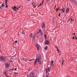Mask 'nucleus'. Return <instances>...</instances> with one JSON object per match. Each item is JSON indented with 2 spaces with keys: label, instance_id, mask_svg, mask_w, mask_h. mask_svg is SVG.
<instances>
[{
  "label": "nucleus",
  "instance_id": "12",
  "mask_svg": "<svg viewBox=\"0 0 77 77\" xmlns=\"http://www.w3.org/2000/svg\"><path fill=\"white\" fill-rule=\"evenodd\" d=\"M40 35L41 36H43V35H44V32H43L42 31L41 32Z\"/></svg>",
  "mask_w": 77,
  "mask_h": 77
},
{
  "label": "nucleus",
  "instance_id": "38",
  "mask_svg": "<svg viewBox=\"0 0 77 77\" xmlns=\"http://www.w3.org/2000/svg\"><path fill=\"white\" fill-rule=\"evenodd\" d=\"M60 13L59 14V17H60Z\"/></svg>",
  "mask_w": 77,
  "mask_h": 77
},
{
  "label": "nucleus",
  "instance_id": "42",
  "mask_svg": "<svg viewBox=\"0 0 77 77\" xmlns=\"http://www.w3.org/2000/svg\"><path fill=\"white\" fill-rule=\"evenodd\" d=\"M16 70H17V68H15L14 69V70H15V71H16Z\"/></svg>",
  "mask_w": 77,
  "mask_h": 77
},
{
  "label": "nucleus",
  "instance_id": "49",
  "mask_svg": "<svg viewBox=\"0 0 77 77\" xmlns=\"http://www.w3.org/2000/svg\"><path fill=\"white\" fill-rule=\"evenodd\" d=\"M41 5H42V4H40L39 6H41Z\"/></svg>",
  "mask_w": 77,
  "mask_h": 77
},
{
  "label": "nucleus",
  "instance_id": "50",
  "mask_svg": "<svg viewBox=\"0 0 77 77\" xmlns=\"http://www.w3.org/2000/svg\"><path fill=\"white\" fill-rule=\"evenodd\" d=\"M11 60H13V58H11Z\"/></svg>",
  "mask_w": 77,
  "mask_h": 77
},
{
  "label": "nucleus",
  "instance_id": "15",
  "mask_svg": "<svg viewBox=\"0 0 77 77\" xmlns=\"http://www.w3.org/2000/svg\"><path fill=\"white\" fill-rule=\"evenodd\" d=\"M27 60L29 61V59L27 58H25L24 61H25V62H27Z\"/></svg>",
  "mask_w": 77,
  "mask_h": 77
},
{
  "label": "nucleus",
  "instance_id": "18",
  "mask_svg": "<svg viewBox=\"0 0 77 77\" xmlns=\"http://www.w3.org/2000/svg\"><path fill=\"white\" fill-rule=\"evenodd\" d=\"M38 31H39V33H41V32H42V31L41 30V29H40L39 30H38Z\"/></svg>",
  "mask_w": 77,
  "mask_h": 77
},
{
  "label": "nucleus",
  "instance_id": "39",
  "mask_svg": "<svg viewBox=\"0 0 77 77\" xmlns=\"http://www.w3.org/2000/svg\"><path fill=\"white\" fill-rule=\"evenodd\" d=\"M44 2V0H43V1L42 2V3H43Z\"/></svg>",
  "mask_w": 77,
  "mask_h": 77
},
{
  "label": "nucleus",
  "instance_id": "57",
  "mask_svg": "<svg viewBox=\"0 0 77 77\" xmlns=\"http://www.w3.org/2000/svg\"><path fill=\"white\" fill-rule=\"evenodd\" d=\"M47 2H48V0H47Z\"/></svg>",
  "mask_w": 77,
  "mask_h": 77
},
{
  "label": "nucleus",
  "instance_id": "40",
  "mask_svg": "<svg viewBox=\"0 0 77 77\" xmlns=\"http://www.w3.org/2000/svg\"><path fill=\"white\" fill-rule=\"evenodd\" d=\"M2 6H1V5H0V9H2Z\"/></svg>",
  "mask_w": 77,
  "mask_h": 77
},
{
  "label": "nucleus",
  "instance_id": "22",
  "mask_svg": "<svg viewBox=\"0 0 77 77\" xmlns=\"http://www.w3.org/2000/svg\"><path fill=\"white\" fill-rule=\"evenodd\" d=\"M4 3H3L2 4V7H4Z\"/></svg>",
  "mask_w": 77,
  "mask_h": 77
},
{
  "label": "nucleus",
  "instance_id": "45",
  "mask_svg": "<svg viewBox=\"0 0 77 77\" xmlns=\"http://www.w3.org/2000/svg\"><path fill=\"white\" fill-rule=\"evenodd\" d=\"M39 33V32H38L37 33H36V34H38Z\"/></svg>",
  "mask_w": 77,
  "mask_h": 77
},
{
  "label": "nucleus",
  "instance_id": "48",
  "mask_svg": "<svg viewBox=\"0 0 77 77\" xmlns=\"http://www.w3.org/2000/svg\"><path fill=\"white\" fill-rule=\"evenodd\" d=\"M12 62V60H10V62Z\"/></svg>",
  "mask_w": 77,
  "mask_h": 77
},
{
  "label": "nucleus",
  "instance_id": "5",
  "mask_svg": "<svg viewBox=\"0 0 77 77\" xmlns=\"http://www.w3.org/2000/svg\"><path fill=\"white\" fill-rule=\"evenodd\" d=\"M50 44V41L48 40H46L45 42V44Z\"/></svg>",
  "mask_w": 77,
  "mask_h": 77
},
{
  "label": "nucleus",
  "instance_id": "37",
  "mask_svg": "<svg viewBox=\"0 0 77 77\" xmlns=\"http://www.w3.org/2000/svg\"><path fill=\"white\" fill-rule=\"evenodd\" d=\"M70 20H71V19H69V20L68 21H67V22H68L69 21H70Z\"/></svg>",
  "mask_w": 77,
  "mask_h": 77
},
{
  "label": "nucleus",
  "instance_id": "54",
  "mask_svg": "<svg viewBox=\"0 0 77 77\" xmlns=\"http://www.w3.org/2000/svg\"><path fill=\"white\" fill-rule=\"evenodd\" d=\"M34 8H36V6H34Z\"/></svg>",
  "mask_w": 77,
  "mask_h": 77
},
{
  "label": "nucleus",
  "instance_id": "34",
  "mask_svg": "<svg viewBox=\"0 0 77 77\" xmlns=\"http://www.w3.org/2000/svg\"><path fill=\"white\" fill-rule=\"evenodd\" d=\"M7 4H8V2L5 1V5H7Z\"/></svg>",
  "mask_w": 77,
  "mask_h": 77
},
{
  "label": "nucleus",
  "instance_id": "8",
  "mask_svg": "<svg viewBox=\"0 0 77 77\" xmlns=\"http://www.w3.org/2000/svg\"><path fill=\"white\" fill-rule=\"evenodd\" d=\"M38 58L40 60H41V54H39L38 56Z\"/></svg>",
  "mask_w": 77,
  "mask_h": 77
},
{
  "label": "nucleus",
  "instance_id": "43",
  "mask_svg": "<svg viewBox=\"0 0 77 77\" xmlns=\"http://www.w3.org/2000/svg\"><path fill=\"white\" fill-rule=\"evenodd\" d=\"M7 32V31H5V33H6Z\"/></svg>",
  "mask_w": 77,
  "mask_h": 77
},
{
  "label": "nucleus",
  "instance_id": "16",
  "mask_svg": "<svg viewBox=\"0 0 77 77\" xmlns=\"http://www.w3.org/2000/svg\"><path fill=\"white\" fill-rule=\"evenodd\" d=\"M30 36L31 38H32V37L33 36V34L32 33L30 34Z\"/></svg>",
  "mask_w": 77,
  "mask_h": 77
},
{
  "label": "nucleus",
  "instance_id": "33",
  "mask_svg": "<svg viewBox=\"0 0 77 77\" xmlns=\"http://www.w3.org/2000/svg\"><path fill=\"white\" fill-rule=\"evenodd\" d=\"M44 36H45V38H46V34H44Z\"/></svg>",
  "mask_w": 77,
  "mask_h": 77
},
{
  "label": "nucleus",
  "instance_id": "41",
  "mask_svg": "<svg viewBox=\"0 0 77 77\" xmlns=\"http://www.w3.org/2000/svg\"><path fill=\"white\" fill-rule=\"evenodd\" d=\"M57 51H59V49H58V48H57Z\"/></svg>",
  "mask_w": 77,
  "mask_h": 77
},
{
  "label": "nucleus",
  "instance_id": "56",
  "mask_svg": "<svg viewBox=\"0 0 77 77\" xmlns=\"http://www.w3.org/2000/svg\"><path fill=\"white\" fill-rule=\"evenodd\" d=\"M75 38H76V39H77V38L76 37Z\"/></svg>",
  "mask_w": 77,
  "mask_h": 77
},
{
  "label": "nucleus",
  "instance_id": "1",
  "mask_svg": "<svg viewBox=\"0 0 77 77\" xmlns=\"http://www.w3.org/2000/svg\"><path fill=\"white\" fill-rule=\"evenodd\" d=\"M6 58L2 56H0V60H2V61H5L6 60Z\"/></svg>",
  "mask_w": 77,
  "mask_h": 77
},
{
  "label": "nucleus",
  "instance_id": "35",
  "mask_svg": "<svg viewBox=\"0 0 77 77\" xmlns=\"http://www.w3.org/2000/svg\"><path fill=\"white\" fill-rule=\"evenodd\" d=\"M55 48H57H57H57V46H55Z\"/></svg>",
  "mask_w": 77,
  "mask_h": 77
},
{
  "label": "nucleus",
  "instance_id": "24",
  "mask_svg": "<svg viewBox=\"0 0 77 77\" xmlns=\"http://www.w3.org/2000/svg\"><path fill=\"white\" fill-rule=\"evenodd\" d=\"M32 5L33 6H34L35 5V3H32Z\"/></svg>",
  "mask_w": 77,
  "mask_h": 77
},
{
  "label": "nucleus",
  "instance_id": "26",
  "mask_svg": "<svg viewBox=\"0 0 77 77\" xmlns=\"http://www.w3.org/2000/svg\"><path fill=\"white\" fill-rule=\"evenodd\" d=\"M22 33H23V35H25V32L23 31L22 32Z\"/></svg>",
  "mask_w": 77,
  "mask_h": 77
},
{
  "label": "nucleus",
  "instance_id": "11",
  "mask_svg": "<svg viewBox=\"0 0 77 77\" xmlns=\"http://www.w3.org/2000/svg\"><path fill=\"white\" fill-rule=\"evenodd\" d=\"M45 26V24L44 23H43L42 27L43 28H44Z\"/></svg>",
  "mask_w": 77,
  "mask_h": 77
},
{
  "label": "nucleus",
  "instance_id": "4",
  "mask_svg": "<svg viewBox=\"0 0 77 77\" xmlns=\"http://www.w3.org/2000/svg\"><path fill=\"white\" fill-rule=\"evenodd\" d=\"M30 75L31 77H33V76L35 75V73L33 72H31L30 73Z\"/></svg>",
  "mask_w": 77,
  "mask_h": 77
},
{
  "label": "nucleus",
  "instance_id": "7",
  "mask_svg": "<svg viewBox=\"0 0 77 77\" xmlns=\"http://www.w3.org/2000/svg\"><path fill=\"white\" fill-rule=\"evenodd\" d=\"M13 9H14V11H17V7L15 6H14V7H12Z\"/></svg>",
  "mask_w": 77,
  "mask_h": 77
},
{
  "label": "nucleus",
  "instance_id": "20",
  "mask_svg": "<svg viewBox=\"0 0 77 77\" xmlns=\"http://www.w3.org/2000/svg\"><path fill=\"white\" fill-rule=\"evenodd\" d=\"M5 5L6 8H8V4H5Z\"/></svg>",
  "mask_w": 77,
  "mask_h": 77
},
{
  "label": "nucleus",
  "instance_id": "2",
  "mask_svg": "<svg viewBox=\"0 0 77 77\" xmlns=\"http://www.w3.org/2000/svg\"><path fill=\"white\" fill-rule=\"evenodd\" d=\"M40 60H40L39 59L37 58V57L36 58V59L34 62V64L36 65V62H39V61Z\"/></svg>",
  "mask_w": 77,
  "mask_h": 77
},
{
  "label": "nucleus",
  "instance_id": "62",
  "mask_svg": "<svg viewBox=\"0 0 77 77\" xmlns=\"http://www.w3.org/2000/svg\"><path fill=\"white\" fill-rule=\"evenodd\" d=\"M71 23V21H70Z\"/></svg>",
  "mask_w": 77,
  "mask_h": 77
},
{
  "label": "nucleus",
  "instance_id": "14",
  "mask_svg": "<svg viewBox=\"0 0 77 77\" xmlns=\"http://www.w3.org/2000/svg\"><path fill=\"white\" fill-rule=\"evenodd\" d=\"M50 67H48V72H50Z\"/></svg>",
  "mask_w": 77,
  "mask_h": 77
},
{
  "label": "nucleus",
  "instance_id": "13",
  "mask_svg": "<svg viewBox=\"0 0 77 77\" xmlns=\"http://www.w3.org/2000/svg\"><path fill=\"white\" fill-rule=\"evenodd\" d=\"M69 11V8H67L66 9V13H68V11Z\"/></svg>",
  "mask_w": 77,
  "mask_h": 77
},
{
  "label": "nucleus",
  "instance_id": "29",
  "mask_svg": "<svg viewBox=\"0 0 77 77\" xmlns=\"http://www.w3.org/2000/svg\"><path fill=\"white\" fill-rule=\"evenodd\" d=\"M51 65L52 66V67H54V64H53V63L51 64Z\"/></svg>",
  "mask_w": 77,
  "mask_h": 77
},
{
  "label": "nucleus",
  "instance_id": "53",
  "mask_svg": "<svg viewBox=\"0 0 77 77\" xmlns=\"http://www.w3.org/2000/svg\"><path fill=\"white\" fill-rule=\"evenodd\" d=\"M74 35H75V33H74Z\"/></svg>",
  "mask_w": 77,
  "mask_h": 77
},
{
  "label": "nucleus",
  "instance_id": "3",
  "mask_svg": "<svg viewBox=\"0 0 77 77\" xmlns=\"http://www.w3.org/2000/svg\"><path fill=\"white\" fill-rule=\"evenodd\" d=\"M45 70L46 71V73L47 75L46 77H48V76H49V75H50V73L49 72L48 73V70L47 69H46Z\"/></svg>",
  "mask_w": 77,
  "mask_h": 77
},
{
  "label": "nucleus",
  "instance_id": "25",
  "mask_svg": "<svg viewBox=\"0 0 77 77\" xmlns=\"http://www.w3.org/2000/svg\"><path fill=\"white\" fill-rule=\"evenodd\" d=\"M62 63H63V62H64V60H63V59H62Z\"/></svg>",
  "mask_w": 77,
  "mask_h": 77
},
{
  "label": "nucleus",
  "instance_id": "51",
  "mask_svg": "<svg viewBox=\"0 0 77 77\" xmlns=\"http://www.w3.org/2000/svg\"><path fill=\"white\" fill-rule=\"evenodd\" d=\"M62 65H63V63H62Z\"/></svg>",
  "mask_w": 77,
  "mask_h": 77
},
{
  "label": "nucleus",
  "instance_id": "31",
  "mask_svg": "<svg viewBox=\"0 0 77 77\" xmlns=\"http://www.w3.org/2000/svg\"><path fill=\"white\" fill-rule=\"evenodd\" d=\"M17 42H18V41H15V44H17Z\"/></svg>",
  "mask_w": 77,
  "mask_h": 77
},
{
  "label": "nucleus",
  "instance_id": "6",
  "mask_svg": "<svg viewBox=\"0 0 77 77\" xmlns=\"http://www.w3.org/2000/svg\"><path fill=\"white\" fill-rule=\"evenodd\" d=\"M36 48H37L38 50H39V45L38 44H36Z\"/></svg>",
  "mask_w": 77,
  "mask_h": 77
},
{
  "label": "nucleus",
  "instance_id": "59",
  "mask_svg": "<svg viewBox=\"0 0 77 77\" xmlns=\"http://www.w3.org/2000/svg\"><path fill=\"white\" fill-rule=\"evenodd\" d=\"M29 71H30V69H29Z\"/></svg>",
  "mask_w": 77,
  "mask_h": 77
},
{
  "label": "nucleus",
  "instance_id": "52",
  "mask_svg": "<svg viewBox=\"0 0 77 77\" xmlns=\"http://www.w3.org/2000/svg\"><path fill=\"white\" fill-rule=\"evenodd\" d=\"M21 8V7H19L18 8Z\"/></svg>",
  "mask_w": 77,
  "mask_h": 77
},
{
  "label": "nucleus",
  "instance_id": "9",
  "mask_svg": "<svg viewBox=\"0 0 77 77\" xmlns=\"http://www.w3.org/2000/svg\"><path fill=\"white\" fill-rule=\"evenodd\" d=\"M9 65L8 64V63H7L5 67L6 68H9Z\"/></svg>",
  "mask_w": 77,
  "mask_h": 77
},
{
  "label": "nucleus",
  "instance_id": "58",
  "mask_svg": "<svg viewBox=\"0 0 77 77\" xmlns=\"http://www.w3.org/2000/svg\"><path fill=\"white\" fill-rule=\"evenodd\" d=\"M55 8H56V5H55Z\"/></svg>",
  "mask_w": 77,
  "mask_h": 77
},
{
  "label": "nucleus",
  "instance_id": "10",
  "mask_svg": "<svg viewBox=\"0 0 77 77\" xmlns=\"http://www.w3.org/2000/svg\"><path fill=\"white\" fill-rule=\"evenodd\" d=\"M65 11V8H63V9L62 10V13H64Z\"/></svg>",
  "mask_w": 77,
  "mask_h": 77
},
{
  "label": "nucleus",
  "instance_id": "47",
  "mask_svg": "<svg viewBox=\"0 0 77 77\" xmlns=\"http://www.w3.org/2000/svg\"><path fill=\"white\" fill-rule=\"evenodd\" d=\"M72 39H74V37H73Z\"/></svg>",
  "mask_w": 77,
  "mask_h": 77
},
{
  "label": "nucleus",
  "instance_id": "46",
  "mask_svg": "<svg viewBox=\"0 0 77 77\" xmlns=\"http://www.w3.org/2000/svg\"><path fill=\"white\" fill-rule=\"evenodd\" d=\"M5 0V2H8V0Z\"/></svg>",
  "mask_w": 77,
  "mask_h": 77
},
{
  "label": "nucleus",
  "instance_id": "63",
  "mask_svg": "<svg viewBox=\"0 0 77 77\" xmlns=\"http://www.w3.org/2000/svg\"><path fill=\"white\" fill-rule=\"evenodd\" d=\"M32 2H33V1H32Z\"/></svg>",
  "mask_w": 77,
  "mask_h": 77
},
{
  "label": "nucleus",
  "instance_id": "28",
  "mask_svg": "<svg viewBox=\"0 0 77 77\" xmlns=\"http://www.w3.org/2000/svg\"><path fill=\"white\" fill-rule=\"evenodd\" d=\"M71 20L72 21V22L74 21V19H71Z\"/></svg>",
  "mask_w": 77,
  "mask_h": 77
},
{
  "label": "nucleus",
  "instance_id": "17",
  "mask_svg": "<svg viewBox=\"0 0 77 77\" xmlns=\"http://www.w3.org/2000/svg\"><path fill=\"white\" fill-rule=\"evenodd\" d=\"M48 48V47H47V46H45V50H47Z\"/></svg>",
  "mask_w": 77,
  "mask_h": 77
},
{
  "label": "nucleus",
  "instance_id": "19",
  "mask_svg": "<svg viewBox=\"0 0 77 77\" xmlns=\"http://www.w3.org/2000/svg\"><path fill=\"white\" fill-rule=\"evenodd\" d=\"M24 59H25L24 58H21V60H23V61H24Z\"/></svg>",
  "mask_w": 77,
  "mask_h": 77
},
{
  "label": "nucleus",
  "instance_id": "44",
  "mask_svg": "<svg viewBox=\"0 0 77 77\" xmlns=\"http://www.w3.org/2000/svg\"><path fill=\"white\" fill-rule=\"evenodd\" d=\"M17 10H18V8H17Z\"/></svg>",
  "mask_w": 77,
  "mask_h": 77
},
{
  "label": "nucleus",
  "instance_id": "21",
  "mask_svg": "<svg viewBox=\"0 0 77 77\" xmlns=\"http://www.w3.org/2000/svg\"><path fill=\"white\" fill-rule=\"evenodd\" d=\"M34 60V59H32L30 60H29L28 61H29V62H31V61H32V60Z\"/></svg>",
  "mask_w": 77,
  "mask_h": 77
},
{
  "label": "nucleus",
  "instance_id": "61",
  "mask_svg": "<svg viewBox=\"0 0 77 77\" xmlns=\"http://www.w3.org/2000/svg\"><path fill=\"white\" fill-rule=\"evenodd\" d=\"M17 7H18V6H17Z\"/></svg>",
  "mask_w": 77,
  "mask_h": 77
},
{
  "label": "nucleus",
  "instance_id": "60",
  "mask_svg": "<svg viewBox=\"0 0 77 77\" xmlns=\"http://www.w3.org/2000/svg\"><path fill=\"white\" fill-rule=\"evenodd\" d=\"M35 6H36V4H35Z\"/></svg>",
  "mask_w": 77,
  "mask_h": 77
},
{
  "label": "nucleus",
  "instance_id": "55",
  "mask_svg": "<svg viewBox=\"0 0 77 77\" xmlns=\"http://www.w3.org/2000/svg\"><path fill=\"white\" fill-rule=\"evenodd\" d=\"M33 38H35V36H34V37H33Z\"/></svg>",
  "mask_w": 77,
  "mask_h": 77
},
{
  "label": "nucleus",
  "instance_id": "27",
  "mask_svg": "<svg viewBox=\"0 0 77 77\" xmlns=\"http://www.w3.org/2000/svg\"><path fill=\"white\" fill-rule=\"evenodd\" d=\"M18 74V72H15L14 73V74H16V75Z\"/></svg>",
  "mask_w": 77,
  "mask_h": 77
},
{
  "label": "nucleus",
  "instance_id": "23",
  "mask_svg": "<svg viewBox=\"0 0 77 77\" xmlns=\"http://www.w3.org/2000/svg\"><path fill=\"white\" fill-rule=\"evenodd\" d=\"M38 62L39 64H41V61L40 60Z\"/></svg>",
  "mask_w": 77,
  "mask_h": 77
},
{
  "label": "nucleus",
  "instance_id": "32",
  "mask_svg": "<svg viewBox=\"0 0 77 77\" xmlns=\"http://www.w3.org/2000/svg\"><path fill=\"white\" fill-rule=\"evenodd\" d=\"M51 62L52 63V64H53V63H54V61H53V60H51Z\"/></svg>",
  "mask_w": 77,
  "mask_h": 77
},
{
  "label": "nucleus",
  "instance_id": "36",
  "mask_svg": "<svg viewBox=\"0 0 77 77\" xmlns=\"http://www.w3.org/2000/svg\"><path fill=\"white\" fill-rule=\"evenodd\" d=\"M58 10H60V9H59V8H58V9H57V11H58Z\"/></svg>",
  "mask_w": 77,
  "mask_h": 77
},
{
  "label": "nucleus",
  "instance_id": "64",
  "mask_svg": "<svg viewBox=\"0 0 77 77\" xmlns=\"http://www.w3.org/2000/svg\"><path fill=\"white\" fill-rule=\"evenodd\" d=\"M76 32H77V31H76Z\"/></svg>",
  "mask_w": 77,
  "mask_h": 77
},
{
  "label": "nucleus",
  "instance_id": "30",
  "mask_svg": "<svg viewBox=\"0 0 77 77\" xmlns=\"http://www.w3.org/2000/svg\"><path fill=\"white\" fill-rule=\"evenodd\" d=\"M73 60V58H70V60Z\"/></svg>",
  "mask_w": 77,
  "mask_h": 77
}]
</instances>
